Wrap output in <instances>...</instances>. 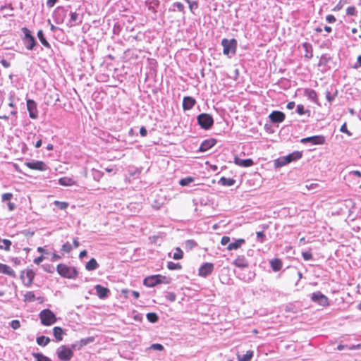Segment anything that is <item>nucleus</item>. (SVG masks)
<instances>
[{
	"label": "nucleus",
	"instance_id": "16",
	"mask_svg": "<svg viewBox=\"0 0 361 361\" xmlns=\"http://www.w3.org/2000/svg\"><path fill=\"white\" fill-rule=\"evenodd\" d=\"M216 143V140L214 138L205 140L200 145V148H199V152H206L208 149H209L210 148H212L213 146H214Z\"/></svg>",
	"mask_w": 361,
	"mask_h": 361
},
{
	"label": "nucleus",
	"instance_id": "54",
	"mask_svg": "<svg viewBox=\"0 0 361 361\" xmlns=\"http://www.w3.org/2000/svg\"><path fill=\"white\" fill-rule=\"evenodd\" d=\"M302 256L304 260L307 261L312 259V254L310 251H306L302 252Z\"/></svg>",
	"mask_w": 361,
	"mask_h": 361
},
{
	"label": "nucleus",
	"instance_id": "15",
	"mask_svg": "<svg viewBox=\"0 0 361 361\" xmlns=\"http://www.w3.org/2000/svg\"><path fill=\"white\" fill-rule=\"evenodd\" d=\"M158 277V274L147 276L144 279L143 284L147 287H154L160 283Z\"/></svg>",
	"mask_w": 361,
	"mask_h": 361
},
{
	"label": "nucleus",
	"instance_id": "31",
	"mask_svg": "<svg viewBox=\"0 0 361 361\" xmlns=\"http://www.w3.org/2000/svg\"><path fill=\"white\" fill-rule=\"evenodd\" d=\"M331 56L329 54H323L318 63L319 66H326L329 61L331 60Z\"/></svg>",
	"mask_w": 361,
	"mask_h": 361
},
{
	"label": "nucleus",
	"instance_id": "48",
	"mask_svg": "<svg viewBox=\"0 0 361 361\" xmlns=\"http://www.w3.org/2000/svg\"><path fill=\"white\" fill-rule=\"evenodd\" d=\"M54 205L56 206L60 209H66L68 207V203L66 202H60L56 200L54 202Z\"/></svg>",
	"mask_w": 361,
	"mask_h": 361
},
{
	"label": "nucleus",
	"instance_id": "37",
	"mask_svg": "<svg viewBox=\"0 0 361 361\" xmlns=\"http://www.w3.org/2000/svg\"><path fill=\"white\" fill-rule=\"evenodd\" d=\"M2 245H0V250H4L6 251H9L11 245V241L8 239H1Z\"/></svg>",
	"mask_w": 361,
	"mask_h": 361
},
{
	"label": "nucleus",
	"instance_id": "21",
	"mask_svg": "<svg viewBox=\"0 0 361 361\" xmlns=\"http://www.w3.org/2000/svg\"><path fill=\"white\" fill-rule=\"evenodd\" d=\"M233 264L239 268H245L248 267L249 263L244 256H238L234 260Z\"/></svg>",
	"mask_w": 361,
	"mask_h": 361
},
{
	"label": "nucleus",
	"instance_id": "28",
	"mask_svg": "<svg viewBox=\"0 0 361 361\" xmlns=\"http://www.w3.org/2000/svg\"><path fill=\"white\" fill-rule=\"evenodd\" d=\"M178 10L179 12L185 13V6L180 2H175L172 4L171 7L169 8L170 11H176Z\"/></svg>",
	"mask_w": 361,
	"mask_h": 361
},
{
	"label": "nucleus",
	"instance_id": "7",
	"mask_svg": "<svg viewBox=\"0 0 361 361\" xmlns=\"http://www.w3.org/2000/svg\"><path fill=\"white\" fill-rule=\"evenodd\" d=\"M67 16V10L63 6H58L53 13V18L56 24L63 23Z\"/></svg>",
	"mask_w": 361,
	"mask_h": 361
},
{
	"label": "nucleus",
	"instance_id": "20",
	"mask_svg": "<svg viewBox=\"0 0 361 361\" xmlns=\"http://www.w3.org/2000/svg\"><path fill=\"white\" fill-rule=\"evenodd\" d=\"M195 99L191 97L187 96L183 100V109L184 110L191 109L195 104Z\"/></svg>",
	"mask_w": 361,
	"mask_h": 361
},
{
	"label": "nucleus",
	"instance_id": "26",
	"mask_svg": "<svg viewBox=\"0 0 361 361\" xmlns=\"http://www.w3.org/2000/svg\"><path fill=\"white\" fill-rule=\"evenodd\" d=\"M302 156V152L299 151H295L291 154H289L288 155L286 156V159L288 160V161L290 163L293 161L298 160L300 159Z\"/></svg>",
	"mask_w": 361,
	"mask_h": 361
},
{
	"label": "nucleus",
	"instance_id": "22",
	"mask_svg": "<svg viewBox=\"0 0 361 361\" xmlns=\"http://www.w3.org/2000/svg\"><path fill=\"white\" fill-rule=\"evenodd\" d=\"M0 273L15 277V271L8 265L0 263Z\"/></svg>",
	"mask_w": 361,
	"mask_h": 361
},
{
	"label": "nucleus",
	"instance_id": "63",
	"mask_svg": "<svg viewBox=\"0 0 361 361\" xmlns=\"http://www.w3.org/2000/svg\"><path fill=\"white\" fill-rule=\"evenodd\" d=\"M326 98L329 102L331 103L334 99V96L331 95L330 92L326 91Z\"/></svg>",
	"mask_w": 361,
	"mask_h": 361
},
{
	"label": "nucleus",
	"instance_id": "30",
	"mask_svg": "<svg viewBox=\"0 0 361 361\" xmlns=\"http://www.w3.org/2000/svg\"><path fill=\"white\" fill-rule=\"evenodd\" d=\"M235 183V180L233 178L221 177L219 181V183L224 186H232Z\"/></svg>",
	"mask_w": 361,
	"mask_h": 361
},
{
	"label": "nucleus",
	"instance_id": "62",
	"mask_svg": "<svg viewBox=\"0 0 361 361\" xmlns=\"http://www.w3.org/2000/svg\"><path fill=\"white\" fill-rule=\"evenodd\" d=\"M361 67V55L358 56L357 62L353 66L355 69H358Z\"/></svg>",
	"mask_w": 361,
	"mask_h": 361
},
{
	"label": "nucleus",
	"instance_id": "50",
	"mask_svg": "<svg viewBox=\"0 0 361 361\" xmlns=\"http://www.w3.org/2000/svg\"><path fill=\"white\" fill-rule=\"evenodd\" d=\"M61 250L66 253H69L72 250V245L67 242L62 245Z\"/></svg>",
	"mask_w": 361,
	"mask_h": 361
},
{
	"label": "nucleus",
	"instance_id": "10",
	"mask_svg": "<svg viewBox=\"0 0 361 361\" xmlns=\"http://www.w3.org/2000/svg\"><path fill=\"white\" fill-rule=\"evenodd\" d=\"M300 142L306 144L307 142L312 145H324L325 143V137L323 135H314L305 137L300 140Z\"/></svg>",
	"mask_w": 361,
	"mask_h": 361
},
{
	"label": "nucleus",
	"instance_id": "17",
	"mask_svg": "<svg viewBox=\"0 0 361 361\" xmlns=\"http://www.w3.org/2000/svg\"><path fill=\"white\" fill-rule=\"evenodd\" d=\"M26 274V278L27 279V281L25 282L24 281V283L26 286L29 287L32 285L33 279L35 276V273L33 271L32 269H27L26 271H23L20 274V277L22 279L24 278V274Z\"/></svg>",
	"mask_w": 361,
	"mask_h": 361
},
{
	"label": "nucleus",
	"instance_id": "24",
	"mask_svg": "<svg viewBox=\"0 0 361 361\" xmlns=\"http://www.w3.org/2000/svg\"><path fill=\"white\" fill-rule=\"evenodd\" d=\"M245 240L240 238L238 240H235L233 243H230L227 247L228 250H233L238 249L243 244L245 243Z\"/></svg>",
	"mask_w": 361,
	"mask_h": 361
},
{
	"label": "nucleus",
	"instance_id": "56",
	"mask_svg": "<svg viewBox=\"0 0 361 361\" xmlns=\"http://www.w3.org/2000/svg\"><path fill=\"white\" fill-rule=\"evenodd\" d=\"M11 326L13 329H18L20 328V323L18 320H13L11 321Z\"/></svg>",
	"mask_w": 361,
	"mask_h": 361
},
{
	"label": "nucleus",
	"instance_id": "52",
	"mask_svg": "<svg viewBox=\"0 0 361 361\" xmlns=\"http://www.w3.org/2000/svg\"><path fill=\"white\" fill-rule=\"evenodd\" d=\"M188 4L192 13H194V10L198 8V2L197 1H190Z\"/></svg>",
	"mask_w": 361,
	"mask_h": 361
},
{
	"label": "nucleus",
	"instance_id": "14",
	"mask_svg": "<svg viewBox=\"0 0 361 361\" xmlns=\"http://www.w3.org/2000/svg\"><path fill=\"white\" fill-rule=\"evenodd\" d=\"M269 118L272 123H281L285 119V114L279 111H274L269 114Z\"/></svg>",
	"mask_w": 361,
	"mask_h": 361
},
{
	"label": "nucleus",
	"instance_id": "8",
	"mask_svg": "<svg viewBox=\"0 0 361 361\" xmlns=\"http://www.w3.org/2000/svg\"><path fill=\"white\" fill-rule=\"evenodd\" d=\"M311 300L321 306L326 307L329 305L328 298L320 291L313 293L311 295Z\"/></svg>",
	"mask_w": 361,
	"mask_h": 361
},
{
	"label": "nucleus",
	"instance_id": "49",
	"mask_svg": "<svg viewBox=\"0 0 361 361\" xmlns=\"http://www.w3.org/2000/svg\"><path fill=\"white\" fill-rule=\"evenodd\" d=\"M159 277L158 279L160 281V283H165V284H169L171 281V279L169 277H166L165 276H162L160 274H158Z\"/></svg>",
	"mask_w": 361,
	"mask_h": 361
},
{
	"label": "nucleus",
	"instance_id": "32",
	"mask_svg": "<svg viewBox=\"0 0 361 361\" xmlns=\"http://www.w3.org/2000/svg\"><path fill=\"white\" fill-rule=\"evenodd\" d=\"M59 183L60 185L63 186H70L75 184V181L72 178L68 177L61 178L59 180Z\"/></svg>",
	"mask_w": 361,
	"mask_h": 361
},
{
	"label": "nucleus",
	"instance_id": "59",
	"mask_svg": "<svg viewBox=\"0 0 361 361\" xmlns=\"http://www.w3.org/2000/svg\"><path fill=\"white\" fill-rule=\"evenodd\" d=\"M297 113L300 115H303L305 113L304 106L302 104H298L297 106Z\"/></svg>",
	"mask_w": 361,
	"mask_h": 361
},
{
	"label": "nucleus",
	"instance_id": "3",
	"mask_svg": "<svg viewBox=\"0 0 361 361\" xmlns=\"http://www.w3.org/2000/svg\"><path fill=\"white\" fill-rule=\"evenodd\" d=\"M221 45L224 47L223 53L228 56L230 54L235 55L237 49V41L235 39H223L221 40Z\"/></svg>",
	"mask_w": 361,
	"mask_h": 361
},
{
	"label": "nucleus",
	"instance_id": "42",
	"mask_svg": "<svg viewBox=\"0 0 361 361\" xmlns=\"http://www.w3.org/2000/svg\"><path fill=\"white\" fill-rule=\"evenodd\" d=\"M35 300V295L33 292L29 291L24 295V301L33 302Z\"/></svg>",
	"mask_w": 361,
	"mask_h": 361
},
{
	"label": "nucleus",
	"instance_id": "39",
	"mask_svg": "<svg viewBox=\"0 0 361 361\" xmlns=\"http://www.w3.org/2000/svg\"><path fill=\"white\" fill-rule=\"evenodd\" d=\"M147 319L151 323H156L159 320V317L157 313L149 312L147 314Z\"/></svg>",
	"mask_w": 361,
	"mask_h": 361
},
{
	"label": "nucleus",
	"instance_id": "12",
	"mask_svg": "<svg viewBox=\"0 0 361 361\" xmlns=\"http://www.w3.org/2000/svg\"><path fill=\"white\" fill-rule=\"evenodd\" d=\"M214 268V265L212 263L210 262H206L204 263L200 268H199V276L202 277H207L209 275H210Z\"/></svg>",
	"mask_w": 361,
	"mask_h": 361
},
{
	"label": "nucleus",
	"instance_id": "19",
	"mask_svg": "<svg viewBox=\"0 0 361 361\" xmlns=\"http://www.w3.org/2000/svg\"><path fill=\"white\" fill-rule=\"evenodd\" d=\"M234 163L242 167H249L254 164L252 159H241L237 157L234 158Z\"/></svg>",
	"mask_w": 361,
	"mask_h": 361
},
{
	"label": "nucleus",
	"instance_id": "34",
	"mask_svg": "<svg viewBox=\"0 0 361 361\" xmlns=\"http://www.w3.org/2000/svg\"><path fill=\"white\" fill-rule=\"evenodd\" d=\"M303 48L305 49L306 54L305 55V57L310 59L312 57V47L308 42H305L302 44Z\"/></svg>",
	"mask_w": 361,
	"mask_h": 361
},
{
	"label": "nucleus",
	"instance_id": "18",
	"mask_svg": "<svg viewBox=\"0 0 361 361\" xmlns=\"http://www.w3.org/2000/svg\"><path fill=\"white\" fill-rule=\"evenodd\" d=\"M70 16L71 18L68 23L69 27L78 25L82 23V18H80L78 13L76 12H71Z\"/></svg>",
	"mask_w": 361,
	"mask_h": 361
},
{
	"label": "nucleus",
	"instance_id": "57",
	"mask_svg": "<svg viewBox=\"0 0 361 361\" xmlns=\"http://www.w3.org/2000/svg\"><path fill=\"white\" fill-rule=\"evenodd\" d=\"M151 348L155 350L161 351L164 350V346L159 343H154L151 345Z\"/></svg>",
	"mask_w": 361,
	"mask_h": 361
},
{
	"label": "nucleus",
	"instance_id": "2",
	"mask_svg": "<svg viewBox=\"0 0 361 361\" xmlns=\"http://www.w3.org/2000/svg\"><path fill=\"white\" fill-rule=\"evenodd\" d=\"M39 317L42 324L44 326H51L57 321L55 314L49 309L42 310L39 314Z\"/></svg>",
	"mask_w": 361,
	"mask_h": 361
},
{
	"label": "nucleus",
	"instance_id": "41",
	"mask_svg": "<svg viewBox=\"0 0 361 361\" xmlns=\"http://www.w3.org/2000/svg\"><path fill=\"white\" fill-rule=\"evenodd\" d=\"M253 357V351L248 350L242 357H239V361H250Z\"/></svg>",
	"mask_w": 361,
	"mask_h": 361
},
{
	"label": "nucleus",
	"instance_id": "53",
	"mask_svg": "<svg viewBox=\"0 0 361 361\" xmlns=\"http://www.w3.org/2000/svg\"><path fill=\"white\" fill-rule=\"evenodd\" d=\"M165 297L168 300L171 302H174L176 299V295L173 292H167L165 295Z\"/></svg>",
	"mask_w": 361,
	"mask_h": 361
},
{
	"label": "nucleus",
	"instance_id": "46",
	"mask_svg": "<svg viewBox=\"0 0 361 361\" xmlns=\"http://www.w3.org/2000/svg\"><path fill=\"white\" fill-rule=\"evenodd\" d=\"M130 293L132 294V295L134 297L135 299H137L140 296V293L139 292L137 291H135V290H128L127 289H123L122 290V293L125 295V297L126 298H128V296L127 295L128 293Z\"/></svg>",
	"mask_w": 361,
	"mask_h": 361
},
{
	"label": "nucleus",
	"instance_id": "13",
	"mask_svg": "<svg viewBox=\"0 0 361 361\" xmlns=\"http://www.w3.org/2000/svg\"><path fill=\"white\" fill-rule=\"evenodd\" d=\"M94 289L96 290L97 296L100 299H105V298H108V296L110 293V290L109 288L104 287L99 284L96 285L94 286Z\"/></svg>",
	"mask_w": 361,
	"mask_h": 361
},
{
	"label": "nucleus",
	"instance_id": "6",
	"mask_svg": "<svg viewBox=\"0 0 361 361\" xmlns=\"http://www.w3.org/2000/svg\"><path fill=\"white\" fill-rule=\"evenodd\" d=\"M56 354L59 360L69 361L73 356V350L66 345H61L56 350Z\"/></svg>",
	"mask_w": 361,
	"mask_h": 361
},
{
	"label": "nucleus",
	"instance_id": "23",
	"mask_svg": "<svg viewBox=\"0 0 361 361\" xmlns=\"http://www.w3.org/2000/svg\"><path fill=\"white\" fill-rule=\"evenodd\" d=\"M282 261L279 258L273 259L270 261V266L273 271H279L282 268Z\"/></svg>",
	"mask_w": 361,
	"mask_h": 361
},
{
	"label": "nucleus",
	"instance_id": "25",
	"mask_svg": "<svg viewBox=\"0 0 361 361\" xmlns=\"http://www.w3.org/2000/svg\"><path fill=\"white\" fill-rule=\"evenodd\" d=\"M64 331L63 329L60 326H55L53 329V334L56 340V341H61L63 340V334Z\"/></svg>",
	"mask_w": 361,
	"mask_h": 361
},
{
	"label": "nucleus",
	"instance_id": "5",
	"mask_svg": "<svg viewBox=\"0 0 361 361\" xmlns=\"http://www.w3.org/2000/svg\"><path fill=\"white\" fill-rule=\"evenodd\" d=\"M197 123L202 129L208 130L212 128L214 124V119L212 116L206 113L200 114L197 118Z\"/></svg>",
	"mask_w": 361,
	"mask_h": 361
},
{
	"label": "nucleus",
	"instance_id": "29",
	"mask_svg": "<svg viewBox=\"0 0 361 361\" xmlns=\"http://www.w3.org/2000/svg\"><path fill=\"white\" fill-rule=\"evenodd\" d=\"M37 37L39 39L40 42L48 49L51 48L50 44L48 42V41L46 39L44 35V32L42 30H38L37 32Z\"/></svg>",
	"mask_w": 361,
	"mask_h": 361
},
{
	"label": "nucleus",
	"instance_id": "38",
	"mask_svg": "<svg viewBox=\"0 0 361 361\" xmlns=\"http://www.w3.org/2000/svg\"><path fill=\"white\" fill-rule=\"evenodd\" d=\"M94 341V337H88L86 338H82L79 341V346L78 349L80 350L82 347L86 345L87 344L92 343Z\"/></svg>",
	"mask_w": 361,
	"mask_h": 361
},
{
	"label": "nucleus",
	"instance_id": "35",
	"mask_svg": "<svg viewBox=\"0 0 361 361\" xmlns=\"http://www.w3.org/2000/svg\"><path fill=\"white\" fill-rule=\"evenodd\" d=\"M305 95L307 96L312 101L316 102L317 100V92L312 89H305Z\"/></svg>",
	"mask_w": 361,
	"mask_h": 361
},
{
	"label": "nucleus",
	"instance_id": "45",
	"mask_svg": "<svg viewBox=\"0 0 361 361\" xmlns=\"http://www.w3.org/2000/svg\"><path fill=\"white\" fill-rule=\"evenodd\" d=\"M167 268L170 270L181 269L182 266L179 263L169 262L167 264Z\"/></svg>",
	"mask_w": 361,
	"mask_h": 361
},
{
	"label": "nucleus",
	"instance_id": "27",
	"mask_svg": "<svg viewBox=\"0 0 361 361\" xmlns=\"http://www.w3.org/2000/svg\"><path fill=\"white\" fill-rule=\"evenodd\" d=\"M99 267V264L94 258H92L85 265L87 271H93Z\"/></svg>",
	"mask_w": 361,
	"mask_h": 361
},
{
	"label": "nucleus",
	"instance_id": "60",
	"mask_svg": "<svg viewBox=\"0 0 361 361\" xmlns=\"http://www.w3.org/2000/svg\"><path fill=\"white\" fill-rule=\"evenodd\" d=\"M12 197L13 195L11 193H4L1 197V200L3 202L9 201Z\"/></svg>",
	"mask_w": 361,
	"mask_h": 361
},
{
	"label": "nucleus",
	"instance_id": "44",
	"mask_svg": "<svg viewBox=\"0 0 361 361\" xmlns=\"http://www.w3.org/2000/svg\"><path fill=\"white\" fill-rule=\"evenodd\" d=\"M183 257V252L180 247L176 248V252L173 253V258L176 260L181 259Z\"/></svg>",
	"mask_w": 361,
	"mask_h": 361
},
{
	"label": "nucleus",
	"instance_id": "33",
	"mask_svg": "<svg viewBox=\"0 0 361 361\" xmlns=\"http://www.w3.org/2000/svg\"><path fill=\"white\" fill-rule=\"evenodd\" d=\"M50 338L44 336H38L36 339V342L39 345L46 346L50 342Z\"/></svg>",
	"mask_w": 361,
	"mask_h": 361
},
{
	"label": "nucleus",
	"instance_id": "58",
	"mask_svg": "<svg viewBox=\"0 0 361 361\" xmlns=\"http://www.w3.org/2000/svg\"><path fill=\"white\" fill-rule=\"evenodd\" d=\"M221 243L223 245H228V244L230 243V237L226 235L223 236L221 240Z\"/></svg>",
	"mask_w": 361,
	"mask_h": 361
},
{
	"label": "nucleus",
	"instance_id": "4",
	"mask_svg": "<svg viewBox=\"0 0 361 361\" xmlns=\"http://www.w3.org/2000/svg\"><path fill=\"white\" fill-rule=\"evenodd\" d=\"M22 32L24 34L23 40L26 49L27 50H33L37 44L35 37L32 35L30 30L25 27L22 28Z\"/></svg>",
	"mask_w": 361,
	"mask_h": 361
},
{
	"label": "nucleus",
	"instance_id": "11",
	"mask_svg": "<svg viewBox=\"0 0 361 361\" xmlns=\"http://www.w3.org/2000/svg\"><path fill=\"white\" fill-rule=\"evenodd\" d=\"M25 164L30 169L40 171H44L49 169L47 164L42 161H32L26 162Z\"/></svg>",
	"mask_w": 361,
	"mask_h": 361
},
{
	"label": "nucleus",
	"instance_id": "55",
	"mask_svg": "<svg viewBox=\"0 0 361 361\" xmlns=\"http://www.w3.org/2000/svg\"><path fill=\"white\" fill-rule=\"evenodd\" d=\"M256 234H257V240L260 243H263L265 240L266 237H265L264 233L262 231H258L256 233Z\"/></svg>",
	"mask_w": 361,
	"mask_h": 361
},
{
	"label": "nucleus",
	"instance_id": "51",
	"mask_svg": "<svg viewBox=\"0 0 361 361\" xmlns=\"http://www.w3.org/2000/svg\"><path fill=\"white\" fill-rule=\"evenodd\" d=\"M357 11L355 6H349L346 9V14L348 16H357Z\"/></svg>",
	"mask_w": 361,
	"mask_h": 361
},
{
	"label": "nucleus",
	"instance_id": "47",
	"mask_svg": "<svg viewBox=\"0 0 361 361\" xmlns=\"http://www.w3.org/2000/svg\"><path fill=\"white\" fill-rule=\"evenodd\" d=\"M194 178L192 177H186L185 178H182L179 181V184L182 186H186L188 185L190 183L193 182Z\"/></svg>",
	"mask_w": 361,
	"mask_h": 361
},
{
	"label": "nucleus",
	"instance_id": "1",
	"mask_svg": "<svg viewBox=\"0 0 361 361\" xmlns=\"http://www.w3.org/2000/svg\"><path fill=\"white\" fill-rule=\"evenodd\" d=\"M56 271L61 276L69 279H75L78 276V271L75 267H68L65 264H58Z\"/></svg>",
	"mask_w": 361,
	"mask_h": 361
},
{
	"label": "nucleus",
	"instance_id": "64",
	"mask_svg": "<svg viewBox=\"0 0 361 361\" xmlns=\"http://www.w3.org/2000/svg\"><path fill=\"white\" fill-rule=\"evenodd\" d=\"M326 20L329 23H333L336 20V18L333 15H328L326 18Z\"/></svg>",
	"mask_w": 361,
	"mask_h": 361
},
{
	"label": "nucleus",
	"instance_id": "40",
	"mask_svg": "<svg viewBox=\"0 0 361 361\" xmlns=\"http://www.w3.org/2000/svg\"><path fill=\"white\" fill-rule=\"evenodd\" d=\"M197 245V243L194 240H188L185 243V249L191 250Z\"/></svg>",
	"mask_w": 361,
	"mask_h": 361
},
{
	"label": "nucleus",
	"instance_id": "36",
	"mask_svg": "<svg viewBox=\"0 0 361 361\" xmlns=\"http://www.w3.org/2000/svg\"><path fill=\"white\" fill-rule=\"evenodd\" d=\"M32 356L35 358L36 361H51V360L39 353H33Z\"/></svg>",
	"mask_w": 361,
	"mask_h": 361
},
{
	"label": "nucleus",
	"instance_id": "9",
	"mask_svg": "<svg viewBox=\"0 0 361 361\" xmlns=\"http://www.w3.org/2000/svg\"><path fill=\"white\" fill-rule=\"evenodd\" d=\"M27 109L29 112V116L32 119H37L38 118V110L37 107V103L31 99L26 100Z\"/></svg>",
	"mask_w": 361,
	"mask_h": 361
},
{
	"label": "nucleus",
	"instance_id": "43",
	"mask_svg": "<svg viewBox=\"0 0 361 361\" xmlns=\"http://www.w3.org/2000/svg\"><path fill=\"white\" fill-rule=\"evenodd\" d=\"M288 163V160L286 159V157H280L275 161V165L277 167H281Z\"/></svg>",
	"mask_w": 361,
	"mask_h": 361
},
{
	"label": "nucleus",
	"instance_id": "61",
	"mask_svg": "<svg viewBox=\"0 0 361 361\" xmlns=\"http://www.w3.org/2000/svg\"><path fill=\"white\" fill-rule=\"evenodd\" d=\"M340 131L344 133L348 134V135H351V133L347 129L346 123H345L341 127Z\"/></svg>",
	"mask_w": 361,
	"mask_h": 361
}]
</instances>
